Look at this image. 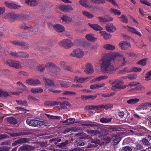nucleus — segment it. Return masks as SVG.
<instances>
[{
	"label": "nucleus",
	"mask_w": 151,
	"mask_h": 151,
	"mask_svg": "<svg viewBox=\"0 0 151 151\" xmlns=\"http://www.w3.org/2000/svg\"><path fill=\"white\" fill-rule=\"evenodd\" d=\"M114 92H111L110 93H107L106 94L104 93H101V96L104 97H109L111 96H112L114 95Z\"/></svg>",
	"instance_id": "5fc2aeb1"
},
{
	"label": "nucleus",
	"mask_w": 151,
	"mask_h": 151,
	"mask_svg": "<svg viewBox=\"0 0 151 151\" xmlns=\"http://www.w3.org/2000/svg\"><path fill=\"white\" fill-rule=\"evenodd\" d=\"M47 117L49 119H58L60 118L58 116H52L48 114H46Z\"/></svg>",
	"instance_id": "bf43d9fd"
},
{
	"label": "nucleus",
	"mask_w": 151,
	"mask_h": 151,
	"mask_svg": "<svg viewBox=\"0 0 151 151\" xmlns=\"http://www.w3.org/2000/svg\"><path fill=\"white\" fill-rule=\"evenodd\" d=\"M20 27L25 30H30L32 29V28L31 26H27V24L25 23L21 24L20 26Z\"/></svg>",
	"instance_id": "f704fd0d"
},
{
	"label": "nucleus",
	"mask_w": 151,
	"mask_h": 151,
	"mask_svg": "<svg viewBox=\"0 0 151 151\" xmlns=\"http://www.w3.org/2000/svg\"><path fill=\"white\" fill-rule=\"evenodd\" d=\"M139 101V99L137 98L130 99L127 101V104L132 105L137 104Z\"/></svg>",
	"instance_id": "412c9836"
},
{
	"label": "nucleus",
	"mask_w": 151,
	"mask_h": 151,
	"mask_svg": "<svg viewBox=\"0 0 151 151\" xmlns=\"http://www.w3.org/2000/svg\"><path fill=\"white\" fill-rule=\"evenodd\" d=\"M71 83L69 82H62L60 83L61 86L64 88H67L70 85Z\"/></svg>",
	"instance_id": "79ce46f5"
},
{
	"label": "nucleus",
	"mask_w": 151,
	"mask_h": 151,
	"mask_svg": "<svg viewBox=\"0 0 151 151\" xmlns=\"http://www.w3.org/2000/svg\"><path fill=\"white\" fill-rule=\"evenodd\" d=\"M29 141V139L26 138H22L18 139L15 142V145H17V144H21L23 143H25Z\"/></svg>",
	"instance_id": "bb28decb"
},
{
	"label": "nucleus",
	"mask_w": 151,
	"mask_h": 151,
	"mask_svg": "<svg viewBox=\"0 0 151 151\" xmlns=\"http://www.w3.org/2000/svg\"><path fill=\"white\" fill-rule=\"evenodd\" d=\"M8 53L9 55L12 58H19V52H17L16 51H11L10 52H8Z\"/></svg>",
	"instance_id": "cd10ccee"
},
{
	"label": "nucleus",
	"mask_w": 151,
	"mask_h": 151,
	"mask_svg": "<svg viewBox=\"0 0 151 151\" xmlns=\"http://www.w3.org/2000/svg\"><path fill=\"white\" fill-rule=\"evenodd\" d=\"M111 56L108 53L106 54L101 60L100 67L101 70L109 74H112L116 70L113 65L115 58H117L118 59V64L119 67L124 65L127 63L125 57L121 53H113Z\"/></svg>",
	"instance_id": "f257e3e1"
},
{
	"label": "nucleus",
	"mask_w": 151,
	"mask_h": 151,
	"mask_svg": "<svg viewBox=\"0 0 151 151\" xmlns=\"http://www.w3.org/2000/svg\"><path fill=\"white\" fill-rule=\"evenodd\" d=\"M146 61L145 59H142L137 63V64L142 65H146Z\"/></svg>",
	"instance_id": "680f3d73"
},
{
	"label": "nucleus",
	"mask_w": 151,
	"mask_h": 151,
	"mask_svg": "<svg viewBox=\"0 0 151 151\" xmlns=\"http://www.w3.org/2000/svg\"><path fill=\"white\" fill-rule=\"evenodd\" d=\"M145 78L146 81H149L151 79V70L146 74Z\"/></svg>",
	"instance_id": "603ef678"
},
{
	"label": "nucleus",
	"mask_w": 151,
	"mask_h": 151,
	"mask_svg": "<svg viewBox=\"0 0 151 151\" xmlns=\"http://www.w3.org/2000/svg\"><path fill=\"white\" fill-rule=\"evenodd\" d=\"M129 30L130 31L133 33L136 34L139 36H141L142 35L140 33L138 32L136 29L133 28L131 27H129Z\"/></svg>",
	"instance_id": "49530a36"
},
{
	"label": "nucleus",
	"mask_w": 151,
	"mask_h": 151,
	"mask_svg": "<svg viewBox=\"0 0 151 151\" xmlns=\"http://www.w3.org/2000/svg\"><path fill=\"white\" fill-rule=\"evenodd\" d=\"M27 124L30 126L36 127L39 125L40 126L42 124L43 122L34 119H28L26 121Z\"/></svg>",
	"instance_id": "423d86ee"
},
{
	"label": "nucleus",
	"mask_w": 151,
	"mask_h": 151,
	"mask_svg": "<svg viewBox=\"0 0 151 151\" xmlns=\"http://www.w3.org/2000/svg\"><path fill=\"white\" fill-rule=\"evenodd\" d=\"M87 1L86 0H80L79 3L81 6L86 8H88L89 6L86 4Z\"/></svg>",
	"instance_id": "c03bdc74"
},
{
	"label": "nucleus",
	"mask_w": 151,
	"mask_h": 151,
	"mask_svg": "<svg viewBox=\"0 0 151 151\" xmlns=\"http://www.w3.org/2000/svg\"><path fill=\"white\" fill-rule=\"evenodd\" d=\"M104 48L107 50H112L115 48V46L112 45L107 44L104 45L103 46Z\"/></svg>",
	"instance_id": "72a5a7b5"
},
{
	"label": "nucleus",
	"mask_w": 151,
	"mask_h": 151,
	"mask_svg": "<svg viewBox=\"0 0 151 151\" xmlns=\"http://www.w3.org/2000/svg\"><path fill=\"white\" fill-rule=\"evenodd\" d=\"M91 143H93L96 144H99L100 143V140L98 139H91Z\"/></svg>",
	"instance_id": "774afa93"
},
{
	"label": "nucleus",
	"mask_w": 151,
	"mask_h": 151,
	"mask_svg": "<svg viewBox=\"0 0 151 151\" xmlns=\"http://www.w3.org/2000/svg\"><path fill=\"white\" fill-rule=\"evenodd\" d=\"M8 96H9V95L7 92L4 91L1 89H0V96H4L6 97Z\"/></svg>",
	"instance_id": "4d7b16f0"
},
{
	"label": "nucleus",
	"mask_w": 151,
	"mask_h": 151,
	"mask_svg": "<svg viewBox=\"0 0 151 151\" xmlns=\"http://www.w3.org/2000/svg\"><path fill=\"white\" fill-rule=\"evenodd\" d=\"M12 67L16 69H19L22 68L20 62L18 61L14 60Z\"/></svg>",
	"instance_id": "aec40b11"
},
{
	"label": "nucleus",
	"mask_w": 151,
	"mask_h": 151,
	"mask_svg": "<svg viewBox=\"0 0 151 151\" xmlns=\"http://www.w3.org/2000/svg\"><path fill=\"white\" fill-rule=\"evenodd\" d=\"M18 15H17L14 13H9L4 15V17L6 19H8L10 20H15L17 17Z\"/></svg>",
	"instance_id": "1a4fd4ad"
},
{
	"label": "nucleus",
	"mask_w": 151,
	"mask_h": 151,
	"mask_svg": "<svg viewBox=\"0 0 151 151\" xmlns=\"http://www.w3.org/2000/svg\"><path fill=\"white\" fill-rule=\"evenodd\" d=\"M106 30L109 32H113L116 30V28L114 27L112 24H108L106 26Z\"/></svg>",
	"instance_id": "a211bd4d"
},
{
	"label": "nucleus",
	"mask_w": 151,
	"mask_h": 151,
	"mask_svg": "<svg viewBox=\"0 0 151 151\" xmlns=\"http://www.w3.org/2000/svg\"><path fill=\"white\" fill-rule=\"evenodd\" d=\"M13 61V60L8 59L5 61V63L6 65L12 67Z\"/></svg>",
	"instance_id": "864d4df0"
},
{
	"label": "nucleus",
	"mask_w": 151,
	"mask_h": 151,
	"mask_svg": "<svg viewBox=\"0 0 151 151\" xmlns=\"http://www.w3.org/2000/svg\"><path fill=\"white\" fill-rule=\"evenodd\" d=\"M63 69L71 72H73V70L72 67L70 65H68L67 64L66 65Z\"/></svg>",
	"instance_id": "052dcab7"
},
{
	"label": "nucleus",
	"mask_w": 151,
	"mask_h": 151,
	"mask_svg": "<svg viewBox=\"0 0 151 151\" xmlns=\"http://www.w3.org/2000/svg\"><path fill=\"white\" fill-rule=\"evenodd\" d=\"M119 46L122 50H125L131 47L129 42L124 41L121 42L119 44Z\"/></svg>",
	"instance_id": "9d476101"
},
{
	"label": "nucleus",
	"mask_w": 151,
	"mask_h": 151,
	"mask_svg": "<svg viewBox=\"0 0 151 151\" xmlns=\"http://www.w3.org/2000/svg\"><path fill=\"white\" fill-rule=\"evenodd\" d=\"M59 9L64 12H68L69 11L73 10V8L70 6L61 5L58 7Z\"/></svg>",
	"instance_id": "9b49d317"
},
{
	"label": "nucleus",
	"mask_w": 151,
	"mask_h": 151,
	"mask_svg": "<svg viewBox=\"0 0 151 151\" xmlns=\"http://www.w3.org/2000/svg\"><path fill=\"white\" fill-rule=\"evenodd\" d=\"M92 4H103L104 3V2L101 0H90Z\"/></svg>",
	"instance_id": "6e6d98bb"
},
{
	"label": "nucleus",
	"mask_w": 151,
	"mask_h": 151,
	"mask_svg": "<svg viewBox=\"0 0 151 151\" xmlns=\"http://www.w3.org/2000/svg\"><path fill=\"white\" fill-rule=\"evenodd\" d=\"M63 94L66 95H69L70 96L76 95V93L75 92L69 91H65Z\"/></svg>",
	"instance_id": "de8ad7c7"
},
{
	"label": "nucleus",
	"mask_w": 151,
	"mask_h": 151,
	"mask_svg": "<svg viewBox=\"0 0 151 151\" xmlns=\"http://www.w3.org/2000/svg\"><path fill=\"white\" fill-rule=\"evenodd\" d=\"M75 120V119L73 118H70L66 120L65 121H62L61 122L63 123H71V122H70V121H73V122H74Z\"/></svg>",
	"instance_id": "69168bd1"
},
{
	"label": "nucleus",
	"mask_w": 151,
	"mask_h": 151,
	"mask_svg": "<svg viewBox=\"0 0 151 151\" xmlns=\"http://www.w3.org/2000/svg\"><path fill=\"white\" fill-rule=\"evenodd\" d=\"M7 121L12 123L15 124L17 123V121L16 119L13 117H7L6 118Z\"/></svg>",
	"instance_id": "e433bc0d"
},
{
	"label": "nucleus",
	"mask_w": 151,
	"mask_h": 151,
	"mask_svg": "<svg viewBox=\"0 0 151 151\" xmlns=\"http://www.w3.org/2000/svg\"><path fill=\"white\" fill-rule=\"evenodd\" d=\"M82 14L85 17H86L88 18H91L93 17V14H90L85 11H82Z\"/></svg>",
	"instance_id": "c9c22d12"
},
{
	"label": "nucleus",
	"mask_w": 151,
	"mask_h": 151,
	"mask_svg": "<svg viewBox=\"0 0 151 151\" xmlns=\"http://www.w3.org/2000/svg\"><path fill=\"white\" fill-rule=\"evenodd\" d=\"M142 69L140 68L135 67H132L130 68H129L127 67H125L123 69L119 70L118 72L119 74H125L126 72L129 73L132 72H139Z\"/></svg>",
	"instance_id": "7ed1b4c3"
},
{
	"label": "nucleus",
	"mask_w": 151,
	"mask_h": 151,
	"mask_svg": "<svg viewBox=\"0 0 151 151\" xmlns=\"http://www.w3.org/2000/svg\"><path fill=\"white\" fill-rule=\"evenodd\" d=\"M29 57V54L26 52H19V58H27Z\"/></svg>",
	"instance_id": "473e14b6"
},
{
	"label": "nucleus",
	"mask_w": 151,
	"mask_h": 151,
	"mask_svg": "<svg viewBox=\"0 0 151 151\" xmlns=\"http://www.w3.org/2000/svg\"><path fill=\"white\" fill-rule=\"evenodd\" d=\"M85 68L84 71L85 73L89 74H92L93 73V68L91 63H86L85 65Z\"/></svg>",
	"instance_id": "6e6552de"
},
{
	"label": "nucleus",
	"mask_w": 151,
	"mask_h": 151,
	"mask_svg": "<svg viewBox=\"0 0 151 151\" xmlns=\"http://www.w3.org/2000/svg\"><path fill=\"white\" fill-rule=\"evenodd\" d=\"M100 35L103 37L105 40H107L110 38L111 35L110 34H109L106 32L104 31H101L100 32Z\"/></svg>",
	"instance_id": "b1692460"
},
{
	"label": "nucleus",
	"mask_w": 151,
	"mask_h": 151,
	"mask_svg": "<svg viewBox=\"0 0 151 151\" xmlns=\"http://www.w3.org/2000/svg\"><path fill=\"white\" fill-rule=\"evenodd\" d=\"M67 64V63L66 62L64 61H61L60 62L59 65L60 66L64 68L65 67L66 65Z\"/></svg>",
	"instance_id": "e2e57ef3"
},
{
	"label": "nucleus",
	"mask_w": 151,
	"mask_h": 151,
	"mask_svg": "<svg viewBox=\"0 0 151 151\" xmlns=\"http://www.w3.org/2000/svg\"><path fill=\"white\" fill-rule=\"evenodd\" d=\"M49 26L50 27L52 26L54 30L58 32H61L64 30L63 26L58 24H55L53 25L49 24Z\"/></svg>",
	"instance_id": "0eeeda50"
},
{
	"label": "nucleus",
	"mask_w": 151,
	"mask_h": 151,
	"mask_svg": "<svg viewBox=\"0 0 151 151\" xmlns=\"http://www.w3.org/2000/svg\"><path fill=\"white\" fill-rule=\"evenodd\" d=\"M31 91L32 93H34L41 92L43 90L41 88H32L31 89Z\"/></svg>",
	"instance_id": "8fccbe9b"
},
{
	"label": "nucleus",
	"mask_w": 151,
	"mask_h": 151,
	"mask_svg": "<svg viewBox=\"0 0 151 151\" xmlns=\"http://www.w3.org/2000/svg\"><path fill=\"white\" fill-rule=\"evenodd\" d=\"M86 38L89 41H94L95 39L93 35L91 34H87L86 36Z\"/></svg>",
	"instance_id": "ea45409f"
},
{
	"label": "nucleus",
	"mask_w": 151,
	"mask_h": 151,
	"mask_svg": "<svg viewBox=\"0 0 151 151\" xmlns=\"http://www.w3.org/2000/svg\"><path fill=\"white\" fill-rule=\"evenodd\" d=\"M25 3L31 7L36 6L38 4L36 0H25Z\"/></svg>",
	"instance_id": "4468645a"
},
{
	"label": "nucleus",
	"mask_w": 151,
	"mask_h": 151,
	"mask_svg": "<svg viewBox=\"0 0 151 151\" xmlns=\"http://www.w3.org/2000/svg\"><path fill=\"white\" fill-rule=\"evenodd\" d=\"M97 18L99 19V22L103 23L112 21L113 20V18L110 17H106L105 18H103L102 17H97Z\"/></svg>",
	"instance_id": "6ab92c4d"
},
{
	"label": "nucleus",
	"mask_w": 151,
	"mask_h": 151,
	"mask_svg": "<svg viewBox=\"0 0 151 151\" xmlns=\"http://www.w3.org/2000/svg\"><path fill=\"white\" fill-rule=\"evenodd\" d=\"M115 83L116 84L115 86H112L111 88L112 89H113L114 88H117L118 87V86H119L123 83V82L122 81L118 80H117L115 81Z\"/></svg>",
	"instance_id": "4c0bfd02"
},
{
	"label": "nucleus",
	"mask_w": 151,
	"mask_h": 151,
	"mask_svg": "<svg viewBox=\"0 0 151 151\" xmlns=\"http://www.w3.org/2000/svg\"><path fill=\"white\" fill-rule=\"evenodd\" d=\"M84 55V51L82 49L80 48L74 49L73 52L70 54L71 56L79 58H83Z\"/></svg>",
	"instance_id": "f03ea898"
},
{
	"label": "nucleus",
	"mask_w": 151,
	"mask_h": 151,
	"mask_svg": "<svg viewBox=\"0 0 151 151\" xmlns=\"http://www.w3.org/2000/svg\"><path fill=\"white\" fill-rule=\"evenodd\" d=\"M124 78L126 79L128 78L130 80H133L137 78V75L136 74H133L132 75H129L127 77Z\"/></svg>",
	"instance_id": "a18cd8bd"
},
{
	"label": "nucleus",
	"mask_w": 151,
	"mask_h": 151,
	"mask_svg": "<svg viewBox=\"0 0 151 151\" xmlns=\"http://www.w3.org/2000/svg\"><path fill=\"white\" fill-rule=\"evenodd\" d=\"M60 103L59 102L46 101L44 103V105L45 106H54L59 104Z\"/></svg>",
	"instance_id": "f3484780"
},
{
	"label": "nucleus",
	"mask_w": 151,
	"mask_h": 151,
	"mask_svg": "<svg viewBox=\"0 0 151 151\" xmlns=\"http://www.w3.org/2000/svg\"><path fill=\"white\" fill-rule=\"evenodd\" d=\"M112 138L114 139L113 140V142H114V145H116L118 144L119 142L121 139L120 137L118 136L116 134H115L113 136Z\"/></svg>",
	"instance_id": "393cba45"
},
{
	"label": "nucleus",
	"mask_w": 151,
	"mask_h": 151,
	"mask_svg": "<svg viewBox=\"0 0 151 151\" xmlns=\"http://www.w3.org/2000/svg\"><path fill=\"white\" fill-rule=\"evenodd\" d=\"M88 24L93 29L96 30H101L102 29V28L98 24H93L88 23Z\"/></svg>",
	"instance_id": "4be33fe9"
},
{
	"label": "nucleus",
	"mask_w": 151,
	"mask_h": 151,
	"mask_svg": "<svg viewBox=\"0 0 151 151\" xmlns=\"http://www.w3.org/2000/svg\"><path fill=\"white\" fill-rule=\"evenodd\" d=\"M43 81L45 85L48 87L49 86H55L54 83L53 81L52 80L45 78H43Z\"/></svg>",
	"instance_id": "dca6fc26"
},
{
	"label": "nucleus",
	"mask_w": 151,
	"mask_h": 151,
	"mask_svg": "<svg viewBox=\"0 0 151 151\" xmlns=\"http://www.w3.org/2000/svg\"><path fill=\"white\" fill-rule=\"evenodd\" d=\"M69 143V141L67 140L65 142L59 144L57 146L59 147H65Z\"/></svg>",
	"instance_id": "09e8293b"
},
{
	"label": "nucleus",
	"mask_w": 151,
	"mask_h": 151,
	"mask_svg": "<svg viewBox=\"0 0 151 151\" xmlns=\"http://www.w3.org/2000/svg\"><path fill=\"white\" fill-rule=\"evenodd\" d=\"M10 148L6 146L0 147V151H8Z\"/></svg>",
	"instance_id": "13d9d810"
},
{
	"label": "nucleus",
	"mask_w": 151,
	"mask_h": 151,
	"mask_svg": "<svg viewBox=\"0 0 151 151\" xmlns=\"http://www.w3.org/2000/svg\"><path fill=\"white\" fill-rule=\"evenodd\" d=\"M110 12L116 15H120L121 13L120 11L114 9H111L110 10Z\"/></svg>",
	"instance_id": "37998d69"
},
{
	"label": "nucleus",
	"mask_w": 151,
	"mask_h": 151,
	"mask_svg": "<svg viewBox=\"0 0 151 151\" xmlns=\"http://www.w3.org/2000/svg\"><path fill=\"white\" fill-rule=\"evenodd\" d=\"M108 78V77L107 76L105 75L101 76L93 79L91 80V81L92 82H95L96 81H100L106 79Z\"/></svg>",
	"instance_id": "a878e982"
},
{
	"label": "nucleus",
	"mask_w": 151,
	"mask_h": 151,
	"mask_svg": "<svg viewBox=\"0 0 151 151\" xmlns=\"http://www.w3.org/2000/svg\"><path fill=\"white\" fill-rule=\"evenodd\" d=\"M26 82L29 84L34 86L38 85L40 83L39 80H34L32 78L27 80Z\"/></svg>",
	"instance_id": "2eb2a0df"
},
{
	"label": "nucleus",
	"mask_w": 151,
	"mask_h": 151,
	"mask_svg": "<svg viewBox=\"0 0 151 151\" xmlns=\"http://www.w3.org/2000/svg\"><path fill=\"white\" fill-rule=\"evenodd\" d=\"M60 105L58 106L59 108H62L63 109H65L67 108L66 106H70V103L68 101H65L62 103H60Z\"/></svg>",
	"instance_id": "c85d7f7f"
},
{
	"label": "nucleus",
	"mask_w": 151,
	"mask_h": 151,
	"mask_svg": "<svg viewBox=\"0 0 151 151\" xmlns=\"http://www.w3.org/2000/svg\"><path fill=\"white\" fill-rule=\"evenodd\" d=\"M18 17L22 20H27L29 18V15L28 14H23L21 15H18Z\"/></svg>",
	"instance_id": "58836bf2"
},
{
	"label": "nucleus",
	"mask_w": 151,
	"mask_h": 151,
	"mask_svg": "<svg viewBox=\"0 0 151 151\" xmlns=\"http://www.w3.org/2000/svg\"><path fill=\"white\" fill-rule=\"evenodd\" d=\"M5 4H6V6L10 9H17L21 7L20 5H17L13 3L5 2Z\"/></svg>",
	"instance_id": "ddd939ff"
},
{
	"label": "nucleus",
	"mask_w": 151,
	"mask_h": 151,
	"mask_svg": "<svg viewBox=\"0 0 151 151\" xmlns=\"http://www.w3.org/2000/svg\"><path fill=\"white\" fill-rule=\"evenodd\" d=\"M147 106L151 108V102L142 103L139 106V109H144Z\"/></svg>",
	"instance_id": "7c9ffc66"
},
{
	"label": "nucleus",
	"mask_w": 151,
	"mask_h": 151,
	"mask_svg": "<svg viewBox=\"0 0 151 151\" xmlns=\"http://www.w3.org/2000/svg\"><path fill=\"white\" fill-rule=\"evenodd\" d=\"M45 68V65L43 64H39L37 67L38 70L41 72H43Z\"/></svg>",
	"instance_id": "c756f323"
},
{
	"label": "nucleus",
	"mask_w": 151,
	"mask_h": 151,
	"mask_svg": "<svg viewBox=\"0 0 151 151\" xmlns=\"http://www.w3.org/2000/svg\"><path fill=\"white\" fill-rule=\"evenodd\" d=\"M50 67H52L54 69V70L52 71V73L57 74L58 72L61 70L60 68L57 65L53 62H49Z\"/></svg>",
	"instance_id": "f8f14e48"
},
{
	"label": "nucleus",
	"mask_w": 151,
	"mask_h": 151,
	"mask_svg": "<svg viewBox=\"0 0 151 151\" xmlns=\"http://www.w3.org/2000/svg\"><path fill=\"white\" fill-rule=\"evenodd\" d=\"M111 118H102L100 119L101 122L103 123H108L110 122L111 120Z\"/></svg>",
	"instance_id": "3c124183"
},
{
	"label": "nucleus",
	"mask_w": 151,
	"mask_h": 151,
	"mask_svg": "<svg viewBox=\"0 0 151 151\" xmlns=\"http://www.w3.org/2000/svg\"><path fill=\"white\" fill-rule=\"evenodd\" d=\"M10 43L15 46L23 47L24 49H28L30 47L28 43L23 41L14 40L11 41Z\"/></svg>",
	"instance_id": "39448f33"
},
{
	"label": "nucleus",
	"mask_w": 151,
	"mask_h": 151,
	"mask_svg": "<svg viewBox=\"0 0 151 151\" xmlns=\"http://www.w3.org/2000/svg\"><path fill=\"white\" fill-rule=\"evenodd\" d=\"M88 78H83L79 77L78 76H75V81L76 82H77L80 83L84 82Z\"/></svg>",
	"instance_id": "2f4dec72"
},
{
	"label": "nucleus",
	"mask_w": 151,
	"mask_h": 151,
	"mask_svg": "<svg viewBox=\"0 0 151 151\" xmlns=\"http://www.w3.org/2000/svg\"><path fill=\"white\" fill-rule=\"evenodd\" d=\"M140 2L142 4L151 6V3L148 2L146 0H140Z\"/></svg>",
	"instance_id": "0e129e2a"
},
{
	"label": "nucleus",
	"mask_w": 151,
	"mask_h": 151,
	"mask_svg": "<svg viewBox=\"0 0 151 151\" xmlns=\"http://www.w3.org/2000/svg\"><path fill=\"white\" fill-rule=\"evenodd\" d=\"M61 19L63 20V22H64L67 23L71 22L73 21L72 19L71 18L65 15H63L61 17Z\"/></svg>",
	"instance_id": "5701e85b"
},
{
	"label": "nucleus",
	"mask_w": 151,
	"mask_h": 151,
	"mask_svg": "<svg viewBox=\"0 0 151 151\" xmlns=\"http://www.w3.org/2000/svg\"><path fill=\"white\" fill-rule=\"evenodd\" d=\"M119 19H120V21L125 23H127L128 22V19L126 15L124 14H122V16L119 17Z\"/></svg>",
	"instance_id": "a19ab883"
},
{
	"label": "nucleus",
	"mask_w": 151,
	"mask_h": 151,
	"mask_svg": "<svg viewBox=\"0 0 151 151\" xmlns=\"http://www.w3.org/2000/svg\"><path fill=\"white\" fill-rule=\"evenodd\" d=\"M139 83L137 82H131L130 83H129L127 85V86H134L136 85H137L138 84H139Z\"/></svg>",
	"instance_id": "338daca9"
},
{
	"label": "nucleus",
	"mask_w": 151,
	"mask_h": 151,
	"mask_svg": "<svg viewBox=\"0 0 151 151\" xmlns=\"http://www.w3.org/2000/svg\"><path fill=\"white\" fill-rule=\"evenodd\" d=\"M59 45L65 49H68L73 45V43L69 39H64L60 41Z\"/></svg>",
	"instance_id": "20e7f679"
}]
</instances>
